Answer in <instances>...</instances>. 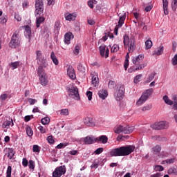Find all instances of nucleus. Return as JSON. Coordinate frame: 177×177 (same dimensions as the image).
Returning a JSON list of instances; mask_svg holds the SVG:
<instances>
[{
  "label": "nucleus",
  "mask_w": 177,
  "mask_h": 177,
  "mask_svg": "<svg viewBox=\"0 0 177 177\" xmlns=\"http://www.w3.org/2000/svg\"><path fill=\"white\" fill-rule=\"evenodd\" d=\"M162 52H164V47H160L156 51L154 52L153 55H157V56H160L162 55Z\"/></svg>",
  "instance_id": "nucleus-36"
},
{
  "label": "nucleus",
  "mask_w": 177,
  "mask_h": 177,
  "mask_svg": "<svg viewBox=\"0 0 177 177\" xmlns=\"http://www.w3.org/2000/svg\"><path fill=\"white\" fill-rule=\"evenodd\" d=\"M84 145H92V143H95V138L91 136H86L84 138Z\"/></svg>",
  "instance_id": "nucleus-27"
},
{
  "label": "nucleus",
  "mask_w": 177,
  "mask_h": 177,
  "mask_svg": "<svg viewBox=\"0 0 177 177\" xmlns=\"http://www.w3.org/2000/svg\"><path fill=\"white\" fill-rule=\"evenodd\" d=\"M74 38V35L71 32H68L65 35V44H70V41H71V39Z\"/></svg>",
  "instance_id": "nucleus-24"
},
{
  "label": "nucleus",
  "mask_w": 177,
  "mask_h": 177,
  "mask_svg": "<svg viewBox=\"0 0 177 177\" xmlns=\"http://www.w3.org/2000/svg\"><path fill=\"white\" fill-rule=\"evenodd\" d=\"M120 50V47L117 44H114L111 48V53H115V52H118Z\"/></svg>",
  "instance_id": "nucleus-39"
},
{
  "label": "nucleus",
  "mask_w": 177,
  "mask_h": 177,
  "mask_svg": "<svg viewBox=\"0 0 177 177\" xmlns=\"http://www.w3.org/2000/svg\"><path fill=\"white\" fill-rule=\"evenodd\" d=\"M86 95L88 100H92V96H93L92 91H87Z\"/></svg>",
  "instance_id": "nucleus-59"
},
{
  "label": "nucleus",
  "mask_w": 177,
  "mask_h": 177,
  "mask_svg": "<svg viewBox=\"0 0 177 177\" xmlns=\"http://www.w3.org/2000/svg\"><path fill=\"white\" fill-rule=\"evenodd\" d=\"M98 96L100 99H102V100H104L107 96H109V93L107 92V90L102 89L98 91Z\"/></svg>",
  "instance_id": "nucleus-21"
},
{
  "label": "nucleus",
  "mask_w": 177,
  "mask_h": 177,
  "mask_svg": "<svg viewBox=\"0 0 177 177\" xmlns=\"http://www.w3.org/2000/svg\"><path fill=\"white\" fill-rule=\"evenodd\" d=\"M35 13L43 15L44 13V1L42 0L35 1Z\"/></svg>",
  "instance_id": "nucleus-12"
},
{
  "label": "nucleus",
  "mask_w": 177,
  "mask_h": 177,
  "mask_svg": "<svg viewBox=\"0 0 177 177\" xmlns=\"http://www.w3.org/2000/svg\"><path fill=\"white\" fill-rule=\"evenodd\" d=\"M140 78H142V75H138L137 76H136L134 78V83L138 84L139 81H140Z\"/></svg>",
  "instance_id": "nucleus-53"
},
{
  "label": "nucleus",
  "mask_w": 177,
  "mask_h": 177,
  "mask_svg": "<svg viewBox=\"0 0 177 177\" xmlns=\"http://www.w3.org/2000/svg\"><path fill=\"white\" fill-rule=\"evenodd\" d=\"M67 74L71 80H75L77 76L75 75V71L73 66L69 65L67 69Z\"/></svg>",
  "instance_id": "nucleus-18"
},
{
  "label": "nucleus",
  "mask_w": 177,
  "mask_h": 177,
  "mask_svg": "<svg viewBox=\"0 0 177 177\" xmlns=\"http://www.w3.org/2000/svg\"><path fill=\"white\" fill-rule=\"evenodd\" d=\"M8 97V94H3L0 96V100H1V102H4V100H6Z\"/></svg>",
  "instance_id": "nucleus-55"
},
{
  "label": "nucleus",
  "mask_w": 177,
  "mask_h": 177,
  "mask_svg": "<svg viewBox=\"0 0 177 177\" xmlns=\"http://www.w3.org/2000/svg\"><path fill=\"white\" fill-rule=\"evenodd\" d=\"M169 175H177V169L171 167L168 170Z\"/></svg>",
  "instance_id": "nucleus-37"
},
{
  "label": "nucleus",
  "mask_w": 177,
  "mask_h": 177,
  "mask_svg": "<svg viewBox=\"0 0 177 177\" xmlns=\"http://www.w3.org/2000/svg\"><path fill=\"white\" fill-rule=\"evenodd\" d=\"M49 121H50V119H49L48 117H46L41 119V124H43V125H46L49 124Z\"/></svg>",
  "instance_id": "nucleus-44"
},
{
  "label": "nucleus",
  "mask_w": 177,
  "mask_h": 177,
  "mask_svg": "<svg viewBox=\"0 0 177 177\" xmlns=\"http://www.w3.org/2000/svg\"><path fill=\"white\" fill-rule=\"evenodd\" d=\"M6 177H12V166H8L6 171Z\"/></svg>",
  "instance_id": "nucleus-43"
},
{
  "label": "nucleus",
  "mask_w": 177,
  "mask_h": 177,
  "mask_svg": "<svg viewBox=\"0 0 177 177\" xmlns=\"http://www.w3.org/2000/svg\"><path fill=\"white\" fill-rule=\"evenodd\" d=\"M47 140L48 142L50 143V145L55 143V140H53V136H49L48 137H47Z\"/></svg>",
  "instance_id": "nucleus-51"
},
{
  "label": "nucleus",
  "mask_w": 177,
  "mask_h": 177,
  "mask_svg": "<svg viewBox=\"0 0 177 177\" xmlns=\"http://www.w3.org/2000/svg\"><path fill=\"white\" fill-rule=\"evenodd\" d=\"M163 100L166 104H169V106H172L174 104V102L172 100H169L167 95H165L163 97Z\"/></svg>",
  "instance_id": "nucleus-34"
},
{
  "label": "nucleus",
  "mask_w": 177,
  "mask_h": 177,
  "mask_svg": "<svg viewBox=\"0 0 177 177\" xmlns=\"http://www.w3.org/2000/svg\"><path fill=\"white\" fill-rule=\"evenodd\" d=\"M160 176H162V174H161V173H156L151 176V177H160Z\"/></svg>",
  "instance_id": "nucleus-64"
},
{
  "label": "nucleus",
  "mask_w": 177,
  "mask_h": 177,
  "mask_svg": "<svg viewBox=\"0 0 177 177\" xmlns=\"http://www.w3.org/2000/svg\"><path fill=\"white\" fill-rule=\"evenodd\" d=\"M99 49H100V53L102 56V57H109V48H107L106 46V45H102V46H100L99 47Z\"/></svg>",
  "instance_id": "nucleus-16"
},
{
  "label": "nucleus",
  "mask_w": 177,
  "mask_h": 177,
  "mask_svg": "<svg viewBox=\"0 0 177 177\" xmlns=\"http://www.w3.org/2000/svg\"><path fill=\"white\" fill-rule=\"evenodd\" d=\"M108 86L110 89H113L114 86H115V82L110 80L108 84Z\"/></svg>",
  "instance_id": "nucleus-48"
},
{
  "label": "nucleus",
  "mask_w": 177,
  "mask_h": 177,
  "mask_svg": "<svg viewBox=\"0 0 177 177\" xmlns=\"http://www.w3.org/2000/svg\"><path fill=\"white\" fill-rule=\"evenodd\" d=\"M152 108L153 105H151V104H147L142 108V111H147L149 110H151Z\"/></svg>",
  "instance_id": "nucleus-41"
},
{
  "label": "nucleus",
  "mask_w": 177,
  "mask_h": 177,
  "mask_svg": "<svg viewBox=\"0 0 177 177\" xmlns=\"http://www.w3.org/2000/svg\"><path fill=\"white\" fill-rule=\"evenodd\" d=\"M91 84L95 88L99 86V75L95 72H91Z\"/></svg>",
  "instance_id": "nucleus-13"
},
{
  "label": "nucleus",
  "mask_w": 177,
  "mask_h": 177,
  "mask_svg": "<svg viewBox=\"0 0 177 177\" xmlns=\"http://www.w3.org/2000/svg\"><path fill=\"white\" fill-rule=\"evenodd\" d=\"M154 171L161 172L162 171H164V167L161 165H156L154 167Z\"/></svg>",
  "instance_id": "nucleus-46"
},
{
  "label": "nucleus",
  "mask_w": 177,
  "mask_h": 177,
  "mask_svg": "<svg viewBox=\"0 0 177 177\" xmlns=\"http://www.w3.org/2000/svg\"><path fill=\"white\" fill-rule=\"evenodd\" d=\"M176 6H177V0H173V1L171 3L172 9H174L175 10L176 9Z\"/></svg>",
  "instance_id": "nucleus-60"
},
{
  "label": "nucleus",
  "mask_w": 177,
  "mask_h": 177,
  "mask_svg": "<svg viewBox=\"0 0 177 177\" xmlns=\"http://www.w3.org/2000/svg\"><path fill=\"white\" fill-rule=\"evenodd\" d=\"M69 92L71 96H73V99L75 100H80V93H78V88H77V86L69 88Z\"/></svg>",
  "instance_id": "nucleus-15"
},
{
  "label": "nucleus",
  "mask_w": 177,
  "mask_h": 177,
  "mask_svg": "<svg viewBox=\"0 0 177 177\" xmlns=\"http://www.w3.org/2000/svg\"><path fill=\"white\" fill-rule=\"evenodd\" d=\"M66 20L68 21H71L75 20V17H77V15L75 13H70L67 12L64 15Z\"/></svg>",
  "instance_id": "nucleus-22"
},
{
  "label": "nucleus",
  "mask_w": 177,
  "mask_h": 177,
  "mask_svg": "<svg viewBox=\"0 0 177 177\" xmlns=\"http://www.w3.org/2000/svg\"><path fill=\"white\" fill-rule=\"evenodd\" d=\"M95 142H100V143H103L104 145L109 142V138H107V136L102 135L98 138H96L95 139Z\"/></svg>",
  "instance_id": "nucleus-20"
},
{
  "label": "nucleus",
  "mask_w": 177,
  "mask_h": 177,
  "mask_svg": "<svg viewBox=\"0 0 177 177\" xmlns=\"http://www.w3.org/2000/svg\"><path fill=\"white\" fill-rule=\"evenodd\" d=\"M153 92H154V90L153 88L147 89L145 91H144L141 95V97L139 98V100L136 102L137 106H142V104H144V103H146V101L151 95L153 94Z\"/></svg>",
  "instance_id": "nucleus-5"
},
{
  "label": "nucleus",
  "mask_w": 177,
  "mask_h": 177,
  "mask_svg": "<svg viewBox=\"0 0 177 177\" xmlns=\"http://www.w3.org/2000/svg\"><path fill=\"white\" fill-rule=\"evenodd\" d=\"M60 114L61 115H68V109H62L60 111Z\"/></svg>",
  "instance_id": "nucleus-49"
},
{
  "label": "nucleus",
  "mask_w": 177,
  "mask_h": 177,
  "mask_svg": "<svg viewBox=\"0 0 177 177\" xmlns=\"http://www.w3.org/2000/svg\"><path fill=\"white\" fill-rule=\"evenodd\" d=\"M4 156H7L9 160H13L15 158V150L13 148H6L3 150Z\"/></svg>",
  "instance_id": "nucleus-14"
},
{
  "label": "nucleus",
  "mask_w": 177,
  "mask_h": 177,
  "mask_svg": "<svg viewBox=\"0 0 177 177\" xmlns=\"http://www.w3.org/2000/svg\"><path fill=\"white\" fill-rule=\"evenodd\" d=\"M39 81L41 85L46 86V85H48V76L46 75L39 76Z\"/></svg>",
  "instance_id": "nucleus-26"
},
{
  "label": "nucleus",
  "mask_w": 177,
  "mask_h": 177,
  "mask_svg": "<svg viewBox=\"0 0 177 177\" xmlns=\"http://www.w3.org/2000/svg\"><path fill=\"white\" fill-rule=\"evenodd\" d=\"M20 44H21L20 34L19 31L16 30L11 37V40L9 43V46L12 49H16V48H19V46H20Z\"/></svg>",
  "instance_id": "nucleus-4"
},
{
  "label": "nucleus",
  "mask_w": 177,
  "mask_h": 177,
  "mask_svg": "<svg viewBox=\"0 0 177 177\" xmlns=\"http://www.w3.org/2000/svg\"><path fill=\"white\" fill-rule=\"evenodd\" d=\"M73 53L75 55H78V53H80V45H77L75 47V49L73 50Z\"/></svg>",
  "instance_id": "nucleus-54"
},
{
  "label": "nucleus",
  "mask_w": 177,
  "mask_h": 177,
  "mask_svg": "<svg viewBox=\"0 0 177 177\" xmlns=\"http://www.w3.org/2000/svg\"><path fill=\"white\" fill-rule=\"evenodd\" d=\"M103 148H97L94 153H95V154H101V153H103Z\"/></svg>",
  "instance_id": "nucleus-61"
},
{
  "label": "nucleus",
  "mask_w": 177,
  "mask_h": 177,
  "mask_svg": "<svg viewBox=\"0 0 177 177\" xmlns=\"http://www.w3.org/2000/svg\"><path fill=\"white\" fill-rule=\"evenodd\" d=\"M118 16H119L118 24V25L115 26V29H114V32H115V35H118V29L121 28V27H122V26L124 25V22L125 21V19H127V13L123 12L122 15H121V13H120L118 15Z\"/></svg>",
  "instance_id": "nucleus-8"
},
{
  "label": "nucleus",
  "mask_w": 177,
  "mask_h": 177,
  "mask_svg": "<svg viewBox=\"0 0 177 177\" xmlns=\"http://www.w3.org/2000/svg\"><path fill=\"white\" fill-rule=\"evenodd\" d=\"M154 77H156V72H152L150 75H149L148 78L145 81V84L151 82V80H154Z\"/></svg>",
  "instance_id": "nucleus-33"
},
{
  "label": "nucleus",
  "mask_w": 177,
  "mask_h": 177,
  "mask_svg": "<svg viewBox=\"0 0 177 177\" xmlns=\"http://www.w3.org/2000/svg\"><path fill=\"white\" fill-rule=\"evenodd\" d=\"M55 31L59 32L60 31V21H57L55 24Z\"/></svg>",
  "instance_id": "nucleus-42"
},
{
  "label": "nucleus",
  "mask_w": 177,
  "mask_h": 177,
  "mask_svg": "<svg viewBox=\"0 0 177 177\" xmlns=\"http://www.w3.org/2000/svg\"><path fill=\"white\" fill-rule=\"evenodd\" d=\"M13 125V120L11 121H6L3 123V128H9L10 125Z\"/></svg>",
  "instance_id": "nucleus-40"
},
{
  "label": "nucleus",
  "mask_w": 177,
  "mask_h": 177,
  "mask_svg": "<svg viewBox=\"0 0 177 177\" xmlns=\"http://www.w3.org/2000/svg\"><path fill=\"white\" fill-rule=\"evenodd\" d=\"M30 169H34L35 168V162L34 160H29V165Z\"/></svg>",
  "instance_id": "nucleus-47"
},
{
  "label": "nucleus",
  "mask_w": 177,
  "mask_h": 177,
  "mask_svg": "<svg viewBox=\"0 0 177 177\" xmlns=\"http://www.w3.org/2000/svg\"><path fill=\"white\" fill-rule=\"evenodd\" d=\"M135 130V127H131L129 125L127 126H122V125H119L117 126L116 127H115L114 129V132L115 133H124V134H129V133H132V132H133V131Z\"/></svg>",
  "instance_id": "nucleus-6"
},
{
  "label": "nucleus",
  "mask_w": 177,
  "mask_h": 177,
  "mask_svg": "<svg viewBox=\"0 0 177 177\" xmlns=\"http://www.w3.org/2000/svg\"><path fill=\"white\" fill-rule=\"evenodd\" d=\"M152 153H153V154H158V153H160V151H161V146L160 145H156L155 147H153L152 149Z\"/></svg>",
  "instance_id": "nucleus-32"
},
{
  "label": "nucleus",
  "mask_w": 177,
  "mask_h": 177,
  "mask_svg": "<svg viewBox=\"0 0 177 177\" xmlns=\"http://www.w3.org/2000/svg\"><path fill=\"white\" fill-rule=\"evenodd\" d=\"M38 129L41 133H46V128H45L44 127L39 126L38 127Z\"/></svg>",
  "instance_id": "nucleus-52"
},
{
  "label": "nucleus",
  "mask_w": 177,
  "mask_h": 177,
  "mask_svg": "<svg viewBox=\"0 0 177 177\" xmlns=\"http://www.w3.org/2000/svg\"><path fill=\"white\" fill-rule=\"evenodd\" d=\"M117 139L118 140H124V139H129V136H118Z\"/></svg>",
  "instance_id": "nucleus-58"
},
{
  "label": "nucleus",
  "mask_w": 177,
  "mask_h": 177,
  "mask_svg": "<svg viewBox=\"0 0 177 177\" xmlns=\"http://www.w3.org/2000/svg\"><path fill=\"white\" fill-rule=\"evenodd\" d=\"M77 70L81 74H85V73H86V65L79 63L77 65Z\"/></svg>",
  "instance_id": "nucleus-23"
},
{
  "label": "nucleus",
  "mask_w": 177,
  "mask_h": 177,
  "mask_svg": "<svg viewBox=\"0 0 177 177\" xmlns=\"http://www.w3.org/2000/svg\"><path fill=\"white\" fill-rule=\"evenodd\" d=\"M123 44L125 49H128L129 53H132L136 48V40L134 36L129 38V36L124 35L123 37Z\"/></svg>",
  "instance_id": "nucleus-3"
},
{
  "label": "nucleus",
  "mask_w": 177,
  "mask_h": 177,
  "mask_svg": "<svg viewBox=\"0 0 177 177\" xmlns=\"http://www.w3.org/2000/svg\"><path fill=\"white\" fill-rule=\"evenodd\" d=\"M125 94V87L123 85H120L117 88L114 93V97L118 102L124 99V95Z\"/></svg>",
  "instance_id": "nucleus-7"
},
{
  "label": "nucleus",
  "mask_w": 177,
  "mask_h": 177,
  "mask_svg": "<svg viewBox=\"0 0 177 177\" xmlns=\"http://www.w3.org/2000/svg\"><path fill=\"white\" fill-rule=\"evenodd\" d=\"M8 66L12 70H16V68L20 67V62L16 61L14 62H11L8 64Z\"/></svg>",
  "instance_id": "nucleus-28"
},
{
  "label": "nucleus",
  "mask_w": 177,
  "mask_h": 177,
  "mask_svg": "<svg viewBox=\"0 0 177 177\" xmlns=\"http://www.w3.org/2000/svg\"><path fill=\"white\" fill-rule=\"evenodd\" d=\"M41 15L42 14H38V12H36V27L37 28H39L41 24L45 21V17H41Z\"/></svg>",
  "instance_id": "nucleus-19"
},
{
  "label": "nucleus",
  "mask_w": 177,
  "mask_h": 177,
  "mask_svg": "<svg viewBox=\"0 0 177 177\" xmlns=\"http://www.w3.org/2000/svg\"><path fill=\"white\" fill-rule=\"evenodd\" d=\"M39 67L37 68V74L39 77H41L42 75H46V73H45V70L44 69V65L43 64H38Z\"/></svg>",
  "instance_id": "nucleus-25"
},
{
  "label": "nucleus",
  "mask_w": 177,
  "mask_h": 177,
  "mask_svg": "<svg viewBox=\"0 0 177 177\" xmlns=\"http://www.w3.org/2000/svg\"><path fill=\"white\" fill-rule=\"evenodd\" d=\"M145 59L144 55H139L138 57L133 58L132 63L134 64L133 67L128 69L129 73H133V71H138L139 70H143L145 68L146 64H142Z\"/></svg>",
  "instance_id": "nucleus-2"
},
{
  "label": "nucleus",
  "mask_w": 177,
  "mask_h": 177,
  "mask_svg": "<svg viewBox=\"0 0 177 177\" xmlns=\"http://www.w3.org/2000/svg\"><path fill=\"white\" fill-rule=\"evenodd\" d=\"M135 151V146L125 145L119 148L113 149L110 151L111 157H125Z\"/></svg>",
  "instance_id": "nucleus-1"
},
{
  "label": "nucleus",
  "mask_w": 177,
  "mask_h": 177,
  "mask_svg": "<svg viewBox=\"0 0 177 177\" xmlns=\"http://www.w3.org/2000/svg\"><path fill=\"white\" fill-rule=\"evenodd\" d=\"M0 23L1 24H6L8 23V17L3 16L0 18Z\"/></svg>",
  "instance_id": "nucleus-45"
},
{
  "label": "nucleus",
  "mask_w": 177,
  "mask_h": 177,
  "mask_svg": "<svg viewBox=\"0 0 177 177\" xmlns=\"http://www.w3.org/2000/svg\"><path fill=\"white\" fill-rule=\"evenodd\" d=\"M168 127H169L168 122L164 121L156 122L155 124L151 125L152 129H155L157 131H160V129H167Z\"/></svg>",
  "instance_id": "nucleus-10"
},
{
  "label": "nucleus",
  "mask_w": 177,
  "mask_h": 177,
  "mask_svg": "<svg viewBox=\"0 0 177 177\" xmlns=\"http://www.w3.org/2000/svg\"><path fill=\"white\" fill-rule=\"evenodd\" d=\"M171 62H172L173 66H176V64H177V54H176L174 55V57H173Z\"/></svg>",
  "instance_id": "nucleus-56"
},
{
  "label": "nucleus",
  "mask_w": 177,
  "mask_h": 177,
  "mask_svg": "<svg viewBox=\"0 0 177 177\" xmlns=\"http://www.w3.org/2000/svg\"><path fill=\"white\" fill-rule=\"evenodd\" d=\"M36 60L37 62V64H42L44 68L48 67V62H46V59L42 55V53L41 50L36 51Z\"/></svg>",
  "instance_id": "nucleus-9"
},
{
  "label": "nucleus",
  "mask_w": 177,
  "mask_h": 177,
  "mask_svg": "<svg viewBox=\"0 0 177 177\" xmlns=\"http://www.w3.org/2000/svg\"><path fill=\"white\" fill-rule=\"evenodd\" d=\"M28 103H30V105L35 104L37 103V100L29 98L28 100Z\"/></svg>",
  "instance_id": "nucleus-57"
},
{
  "label": "nucleus",
  "mask_w": 177,
  "mask_h": 177,
  "mask_svg": "<svg viewBox=\"0 0 177 177\" xmlns=\"http://www.w3.org/2000/svg\"><path fill=\"white\" fill-rule=\"evenodd\" d=\"M25 35L29 38V42L31 41V28L28 26L25 27Z\"/></svg>",
  "instance_id": "nucleus-29"
},
{
  "label": "nucleus",
  "mask_w": 177,
  "mask_h": 177,
  "mask_svg": "<svg viewBox=\"0 0 177 177\" xmlns=\"http://www.w3.org/2000/svg\"><path fill=\"white\" fill-rule=\"evenodd\" d=\"M33 153H39L41 151V149H39V146L38 145H33Z\"/></svg>",
  "instance_id": "nucleus-50"
},
{
  "label": "nucleus",
  "mask_w": 177,
  "mask_h": 177,
  "mask_svg": "<svg viewBox=\"0 0 177 177\" xmlns=\"http://www.w3.org/2000/svg\"><path fill=\"white\" fill-rule=\"evenodd\" d=\"M165 15H168V0H162Z\"/></svg>",
  "instance_id": "nucleus-30"
},
{
  "label": "nucleus",
  "mask_w": 177,
  "mask_h": 177,
  "mask_svg": "<svg viewBox=\"0 0 177 177\" xmlns=\"http://www.w3.org/2000/svg\"><path fill=\"white\" fill-rule=\"evenodd\" d=\"M66 174V166H59L53 172V177H61Z\"/></svg>",
  "instance_id": "nucleus-11"
},
{
  "label": "nucleus",
  "mask_w": 177,
  "mask_h": 177,
  "mask_svg": "<svg viewBox=\"0 0 177 177\" xmlns=\"http://www.w3.org/2000/svg\"><path fill=\"white\" fill-rule=\"evenodd\" d=\"M50 59L53 60V62L55 66H57L59 64V60L57 58H56V55H55V52H52L50 54Z\"/></svg>",
  "instance_id": "nucleus-31"
},
{
  "label": "nucleus",
  "mask_w": 177,
  "mask_h": 177,
  "mask_svg": "<svg viewBox=\"0 0 177 177\" xmlns=\"http://www.w3.org/2000/svg\"><path fill=\"white\" fill-rule=\"evenodd\" d=\"M83 122L86 127H96V122H95L92 118L86 117L83 120Z\"/></svg>",
  "instance_id": "nucleus-17"
},
{
  "label": "nucleus",
  "mask_w": 177,
  "mask_h": 177,
  "mask_svg": "<svg viewBox=\"0 0 177 177\" xmlns=\"http://www.w3.org/2000/svg\"><path fill=\"white\" fill-rule=\"evenodd\" d=\"M26 131L28 136H32V135H34V131H32L31 127L28 126L26 127Z\"/></svg>",
  "instance_id": "nucleus-35"
},
{
  "label": "nucleus",
  "mask_w": 177,
  "mask_h": 177,
  "mask_svg": "<svg viewBox=\"0 0 177 177\" xmlns=\"http://www.w3.org/2000/svg\"><path fill=\"white\" fill-rule=\"evenodd\" d=\"M145 46L146 49H150L151 48V46H153V41L151 40L148 39L145 41Z\"/></svg>",
  "instance_id": "nucleus-38"
},
{
  "label": "nucleus",
  "mask_w": 177,
  "mask_h": 177,
  "mask_svg": "<svg viewBox=\"0 0 177 177\" xmlns=\"http://www.w3.org/2000/svg\"><path fill=\"white\" fill-rule=\"evenodd\" d=\"M66 146H67V144L60 143L56 147V149H63V147H66Z\"/></svg>",
  "instance_id": "nucleus-62"
},
{
  "label": "nucleus",
  "mask_w": 177,
  "mask_h": 177,
  "mask_svg": "<svg viewBox=\"0 0 177 177\" xmlns=\"http://www.w3.org/2000/svg\"><path fill=\"white\" fill-rule=\"evenodd\" d=\"M22 165L24 167H27V165H28V160H27V159L26 158H24L22 161Z\"/></svg>",
  "instance_id": "nucleus-63"
}]
</instances>
